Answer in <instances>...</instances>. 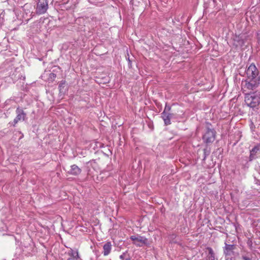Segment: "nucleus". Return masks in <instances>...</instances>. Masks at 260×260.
I'll list each match as a JSON object with an SVG mask.
<instances>
[{"mask_svg":"<svg viewBox=\"0 0 260 260\" xmlns=\"http://www.w3.org/2000/svg\"><path fill=\"white\" fill-rule=\"evenodd\" d=\"M241 258L243 260H255L253 259L252 257H249L248 255L246 254H242L241 255Z\"/></svg>","mask_w":260,"mask_h":260,"instance_id":"obj_18","label":"nucleus"},{"mask_svg":"<svg viewBox=\"0 0 260 260\" xmlns=\"http://www.w3.org/2000/svg\"><path fill=\"white\" fill-rule=\"evenodd\" d=\"M216 132L212 127L211 124L208 122L206 123V132L202 136L203 142L206 144L212 143L216 138Z\"/></svg>","mask_w":260,"mask_h":260,"instance_id":"obj_2","label":"nucleus"},{"mask_svg":"<svg viewBox=\"0 0 260 260\" xmlns=\"http://www.w3.org/2000/svg\"><path fill=\"white\" fill-rule=\"evenodd\" d=\"M56 77V75L54 73H51L49 75L48 80L51 82H53Z\"/></svg>","mask_w":260,"mask_h":260,"instance_id":"obj_17","label":"nucleus"},{"mask_svg":"<svg viewBox=\"0 0 260 260\" xmlns=\"http://www.w3.org/2000/svg\"><path fill=\"white\" fill-rule=\"evenodd\" d=\"M246 74L247 77V79H259L258 77V71L256 66L252 63L246 70Z\"/></svg>","mask_w":260,"mask_h":260,"instance_id":"obj_3","label":"nucleus"},{"mask_svg":"<svg viewBox=\"0 0 260 260\" xmlns=\"http://www.w3.org/2000/svg\"><path fill=\"white\" fill-rule=\"evenodd\" d=\"M124 255H125V253H123L122 254L120 255L119 257L120 259H122V260H124L125 258H124Z\"/></svg>","mask_w":260,"mask_h":260,"instance_id":"obj_20","label":"nucleus"},{"mask_svg":"<svg viewBox=\"0 0 260 260\" xmlns=\"http://www.w3.org/2000/svg\"><path fill=\"white\" fill-rule=\"evenodd\" d=\"M207 250L208 251L207 260H215V253L213 249L211 247H207Z\"/></svg>","mask_w":260,"mask_h":260,"instance_id":"obj_14","label":"nucleus"},{"mask_svg":"<svg viewBox=\"0 0 260 260\" xmlns=\"http://www.w3.org/2000/svg\"><path fill=\"white\" fill-rule=\"evenodd\" d=\"M210 148L207 145L205 148L203 149L204 151V157L203 160H205L208 156L209 155L210 153Z\"/></svg>","mask_w":260,"mask_h":260,"instance_id":"obj_16","label":"nucleus"},{"mask_svg":"<svg viewBox=\"0 0 260 260\" xmlns=\"http://www.w3.org/2000/svg\"><path fill=\"white\" fill-rule=\"evenodd\" d=\"M244 101L246 105L254 109L260 104V92H250L245 94Z\"/></svg>","mask_w":260,"mask_h":260,"instance_id":"obj_1","label":"nucleus"},{"mask_svg":"<svg viewBox=\"0 0 260 260\" xmlns=\"http://www.w3.org/2000/svg\"><path fill=\"white\" fill-rule=\"evenodd\" d=\"M112 249V244L110 242H106L103 246V254L107 256L110 254Z\"/></svg>","mask_w":260,"mask_h":260,"instance_id":"obj_13","label":"nucleus"},{"mask_svg":"<svg viewBox=\"0 0 260 260\" xmlns=\"http://www.w3.org/2000/svg\"><path fill=\"white\" fill-rule=\"evenodd\" d=\"M66 82L65 80H61L58 85V88L60 93H64L66 92Z\"/></svg>","mask_w":260,"mask_h":260,"instance_id":"obj_15","label":"nucleus"},{"mask_svg":"<svg viewBox=\"0 0 260 260\" xmlns=\"http://www.w3.org/2000/svg\"><path fill=\"white\" fill-rule=\"evenodd\" d=\"M172 114L170 113H165V112H162L161 113V117L166 125H168L171 124V118L172 117Z\"/></svg>","mask_w":260,"mask_h":260,"instance_id":"obj_12","label":"nucleus"},{"mask_svg":"<svg viewBox=\"0 0 260 260\" xmlns=\"http://www.w3.org/2000/svg\"><path fill=\"white\" fill-rule=\"evenodd\" d=\"M171 108L170 106L166 105L165 109L162 112H165V113H169V112L171 110Z\"/></svg>","mask_w":260,"mask_h":260,"instance_id":"obj_19","label":"nucleus"},{"mask_svg":"<svg viewBox=\"0 0 260 260\" xmlns=\"http://www.w3.org/2000/svg\"><path fill=\"white\" fill-rule=\"evenodd\" d=\"M48 9V0H38L36 11L37 14L41 15L45 13Z\"/></svg>","mask_w":260,"mask_h":260,"instance_id":"obj_6","label":"nucleus"},{"mask_svg":"<svg viewBox=\"0 0 260 260\" xmlns=\"http://www.w3.org/2000/svg\"><path fill=\"white\" fill-rule=\"evenodd\" d=\"M235 246L233 244H228L225 243L223 252L225 255H231L233 252V250L235 249Z\"/></svg>","mask_w":260,"mask_h":260,"instance_id":"obj_9","label":"nucleus"},{"mask_svg":"<svg viewBox=\"0 0 260 260\" xmlns=\"http://www.w3.org/2000/svg\"><path fill=\"white\" fill-rule=\"evenodd\" d=\"M260 151V143L255 146L250 152L249 160H252L255 158V156Z\"/></svg>","mask_w":260,"mask_h":260,"instance_id":"obj_11","label":"nucleus"},{"mask_svg":"<svg viewBox=\"0 0 260 260\" xmlns=\"http://www.w3.org/2000/svg\"><path fill=\"white\" fill-rule=\"evenodd\" d=\"M130 239L133 241V244L137 247L147 245L149 244L148 239L146 237L140 235H137V236H131Z\"/></svg>","mask_w":260,"mask_h":260,"instance_id":"obj_4","label":"nucleus"},{"mask_svg":"<svg viewBox=\"0 0 260 260\" xmlns=\"http://www.w3.org/2000/svg\"><path fill=\"white\" fill-rule=\"evenodd\" d=\"M259 84V79H247L244 85V91L254 90Z\"/></svg>","mask_w":260,"mask_h":260,"instance_id":"obj_5","label":"nucleus"},{"mask_svg":"<svg viewBox=\"0 0 260 260\" xmlns=\"http://www.w3.org/2000/svg\"><path fill=\"white\" fill-rule=\"evenodd\" d=\"M68 254L70 256V257L67 260H78L80 257L78 250H74L71 249Z\"/></svg>","mask_w":260,"mask_h":260,"instance_id":"obj_10","label":"nucleus"},{"mask_svg":"<svg viewBox=\"0 0 260 260\" xmlns=\"http://www.w3.org/2000/svg\"><path fill=\"white\" fill-rule=\"evenodd\" d=\"M81 173V169L76 165H73L71 166V169L68 173L74 176H78Z\"/></svg>","mask_w":260,"mask_h":260,"instance_id":"obj_8","label":"nucleus"},{"mask_svg":"<svg viewBox=\"0 0 260 260\" xmlns=\"http://www.w3.org/2000/svg\"><path fill=\"white\" fill-rule=\"evenodd\" d=\"M124 260H131V258L128 256V257L125 258Z\"/></svg>","mask_w":260,"mask_h":260,"instance_id":"obj_21","label":"nucleus"},{"mask_svg":"<svg viewBox=\"0 0 260 260\" xmlns=\"http://www.w3.org/2000/svg\"><path fill=\"white\" fill-rule=\"evenodd\" d=\"M16 113L17 116L13 120V126H15L19 121H24L26 118V114L23 110L20 107L17 108Z\"/></svg>","mask_w":260,"mask_h":260,"instance_id":"obj_7","label":"nucleus"}]
</instances>
